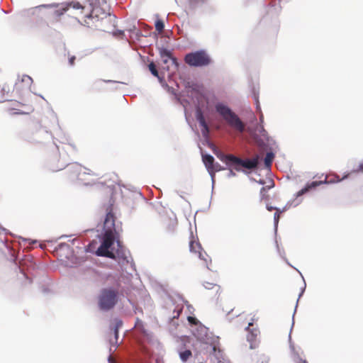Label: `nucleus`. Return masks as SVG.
Segmentation results:
<instances>
[{"mask_svg":"<svg viewBox=\"0 0 363 363\" xmlns=\"http://www.w3.org/2000/svg\"><path fill=\"white\" fill-rule=\"evenodd\" d=\"M90 9L85 12V6L79 1H72L63 4V6L56 10L54 14L60 17L70 8L77 10V14L82 18L84 26L89 28L97 27V23L110 15V6L106 0H87Z\"/></svg>","mask_w":363,"mask_h":363,"instance_id":"nucleus-1","label":"nucleus"},{"mask_svg":"<svg viewBox=\"0 0 363 363\" xmlns=\"http://www.w3.org/2000/svg\"><path fill=\"white\" fill-rule=\"evenodd\" d=\"M215 108L217 113L222 116L231 128L240 133H242L245 130V123L228 106L222 103H218Z\"/></svg>","mask_w":363,"mask_h":363,"instance_id":"nucleus-2","label":"nucleus"},{"mask_svg":"<svg viewBox=\"0 0 363 363\" xmlns=\"http://www.w3.org/2000/svg\"><path fill=\"white\" fill-rule=\"evenodd\" d=\"M119 300V292L117 289L108 287L103 289L98 298V305L102 311H109L114 308Z\"/></svg>","mask_w":363,"mask_h":363,"instance_id":"nucleus-3","label":"nucleus"},{"mask_svg":"<svg viewBox=\"0 0 363 363\" xmlns=\"http://www.w3.org/2000/svg\"><path fill=\"white\" fill-rule=\"evenodd\" d=\"M118 235L119 234L117 233H113L110 230L108 231H104L102 236L101 244L96 251V255L100 257H105L114 259L116 258V255L110 250H112L111 247L118 237Z\"/></svg>","mask_w":363,"mask_h":363,"instance_id":"nucleus-4","label":"nucleus"},{"mask_svg":"<svg viewBox=\"0 0 363 363\" xmlns=\"http://www.w3.org/2000/svg\"><path fill=\"white\" fill-rule=\"evenodd\" d=\"M220 159L228 165H234L235 169L237 171H240L242 167L248 169L256 168L259 160L258 156L252 160H242L233 155H223L220 157Z\"/></svg>","mask_w":363,"mask_h":363,"instance_id":"nucleus-5","label":"nucleus"},{"mask_svg":"<svg viewBox=\"0 0 363 363\" xmlns=\"http://www.w3.org/2000/svg\"><path fill=\"white\" fill-rule=\"evenodd\" d=\"M184 62L191 67H198L208 66L212 60L206 51L201 50L186 54Z\"/></svg>","mask_w":363,"mask_h":363,"instance_id":"nucleus-6","label":"nucleus"},{"mask_svg":"<svg viewBox=\"0 0 363 363\" xmlns=\"http://www.w3.org/2000/svg\"><path fill=\"white\" fill-rule=\"evenodd\" d=\"M72 173L77 177V179L84 185L91 184L94 178L98 177L91 169L81 165H76L72 168Z\"/></svg>","mask_w":363,"mask_h":363,"instance_id":"nucleus-7","label":"nucleus"},{"mask_svg":"<svg viewBox=\"0 0 363 363\" xmlns=\"http://www.w3.org/2000/svg\"><path fill=\"white\" fill-rule=\"evenodd\" d=\"M347 177H348V174L345 175L343 178L341 179L337 174L327 175L325 177L324 181H319V182L315 181L310 184H307L304 188H303L302 189H301L300 191H298L297 192L296 196H301L303 195L304 194L307 193L308 191H309L311 189H314L323 184H333V183L340 182L343 179L347 178Z\"/></svg>","mask_w":363,"mask_h":363,"instance_id":"nucleus-8","label":"nucleus"},{"mask_svg":"<svg viewBox=\"0 0 363 363\" xmlns=\"http://www.w3.org/2000/svg\"><path fill=\"white\" fill-rule=\"evenodd\" d=\"M104 231H108L110 230L113 233L117 234H119L122 230L121 223L116 224V216L112 211L108 212L106 216L104 223Z\"/></svg>","mask_w":363,"mask_h":363,"instance_id":"nucleus-9","label":"nucleus"},{"mask_svg":"<svg viewBox=\"0 0 363 363\" xmlns=\"http://www.w3.org/2000/svg\"><path fill=\"white\" fill-rule=\"evenodd\" d=\"M252 325L253 323H250L247 328H246V330L248 331L247 340L250 342V347L251 349H255L258 346V335H259V331L257 328L250 329V327Z\"/></svg>","mask_w":363,"mask_h":363,"instance_id":"nucleus-10","label":"nucleus"},{"mask_svg":"<svg viewBox=\"0 0 363 363\" xmlns=\"http://www.w3.org/2000/svg\"><path fill=\"white\" fill-rule=\"evenodd\" d=\"M189 249L191 252L197 254L201 259L206 262V259L205 257L206 253L202 252L201 244L198 241L194 240V238L193 236H191V239L189 241Z\"/></svg>","mask_w":363,"mask_h":363,"instance_id":"nucleus-11","label":"nucleus"},{"mask_svg":"<svg viewBox=\"0 0 363 363\" xmlns=\"http://www.w3.org/2000/svg\"><path fill=\"white\" fill-rule=\"evenodd\" d=\"M213 356L216 359V362L213 363H230V362L225 358L223 351L218 349L215 345L213 347Z\"/></svg>","mask_w":363,"mask_h":363,"instance_id":"nucleus-12","label":"nucleus"},{"mask_svg":"<svg viewBox=\"0 0 363 363\" xmlns=\"http://www.w3.org/2000/svg\"><path fill=\"white\" fill-rule=\"evenodd\" d=\"M160 55L162 58L167 57V59H171L173 64H174L177 67H178V63L177 61V59L172 55V52L166 49V48H161L160 50Z\"/></svg>","mask_w":363,"mask_h":363,"instance_id":"nucleus-13","label":"nucleus"},{"mask_svg":"<svg viewBox=\"0 0 363 363\" xmlns=\"http://www.w3.org/2000/svg\"><path fill=\"white\" fill-rule=\"evenodd\" d=\"M202 160L208 172H209V169H211L214 164L213 157L210 155H203L202 156Z\"/></svg>","mask_w":363,"mask_h":363,"instance_id":"nucleus-14","label":"nucleus"},{"mask_svg":"<svg viewBox=\"0 0 363 363\" xmlns=\"http://www.w3.org/2000/svg\"><path fill=\"white\" fill-rule=\"evenodd\" d=\"M274 158V154L273 152H269L267 153L264 160V166L267 169H269L271 167Z\"/></svg>","mask_w":363,"mask_h":363,"instance_id":"nucleus-15","label":"nucleus"},{"mask_svg":"<svg viewBox=\"0 0 363 363\" xmlns=\"http://www.w3.org/2000/svg\"><path fill=\"white\" fill-rule=\"evenodd\" d=\"M272 186H263L260 190V197L262 201H269V195L267 194V191L272 187Z\"/></svg>","mask_w":363,"mask_h":363,"instance_id":"nucleus-16","label":"nucleus"},{"mask_svg":"<svg viewBox=\"0 0 363 363\" xmlns=\"http://www.w3.org/2000/svg\"><path fill=\"white\" fill-rule=\"evenodd\" d=\"M192 355V353L191 350H186L183 352H179V357L182 362H185L188 360L189 357H191Z\"/></svg>","mask_w":363,"mask_h":363,"instance_id":"nucleus-17","label":"nucleus"},{"mask_svg":"<svg viewBox=\"0 0 363 363\" xmlns=\"http://www.w3.org/2000/svg\"><path fill=\"white\" fill-rule=\"evenodd\" d=\"M222 169H223V168L221 167L220 164L214 162L213 166L211 167V169H209L208 173L213 178V177L215 175V173L217 172H219V171H220Z\"/></svg>","mask_w":363,"mask_h":363,"instance_id":"nucleus-18","label":"nucleus"},{"mask_svg":"<svg viewBox=\"0 0 363 363\" xmlns=\"http://www.w3.org/2000/svg\"><path fill=\"white\" fill-rule=\"evenodd\" d=\"M274 210L276 211L274 216V224L277 225L280 218V214L286 211V208H284L282 210H280L278 208H274Z\"/></svg>","mask_w":363,"mask_h":363,"instance_id":"nucleus-19","label":"nucleus"},{"mask_svg":"<svg viewBox=\"0 0 363 363\" xmlns=\"http://www.w3.org/2000/svg\"><path fill=\"white\" fill-rule=\"evenodd\" d=\"M155 29L157 30V31H158L159 33H162L164 28L163 21L161 19H157L155 21Z\"/></svg>","mask_w":363,"mask_h":363,"instance_id":"nucleus-20","label":"nucleus"},{"mask_svg":"<svg viewBox=\"0 0 363 363\" xmlns=\"http://www.w3.org/2000/svg\"><path fill=\"white\" fill-rule=\"evenodd\" d=\"M149 69L151 72V73L155 76L159 78V73L157 69L156 65L154 62H150L148 65Z\"/></svg>","mask_w":363,"mask_h":363,"instance_id":"nucleus-21","label":"nucleus"},{"mask_svg":"<svg viewBox=\"0 0 363 363\" xmlns=\"http://www.w3.org/2000/svg\"><path fill=\"white\" fill-rule=\"evenodd\" d=\"M62 149L65 150V151H67V152H76L77 150V147L75 145H72V144H65L63 147H62Z\"/></svg>","mask_w":363,"mask_h":363,"instance_id":"nucleus-22","label":"nucleus"},{"mask_svg":"<svg viewBox=\"0 0 363 363\" xmlns=\"http://www.w3.org/2000/svg\"><path fill=\"white\" fill-rule=\"evenodd\" d=\"M122 323H123L122 321L120 320L116 321V328L114 330V333H115L116 337H118V328L122 325Z\"/></svg>","mask_w":363,"mask_h":363,"instance_id":"nucleus-23","label":"nucleus"},{"mask_svg":"<svg viewBox=\"0 0 363 363\" xmlns=\"http://www.w3.org/2000/svg\"><path fill=\"white\" fill-rule=\"evenodd\" d=\"M196 119L199 122L200 121H203L205 120V118L203 115V113H201V111H198L197 113H196Z\"/></svg>","mask_w":363,"mask_h":363,"instance_id":"nucleus-24","label":"nucleus"},{"mask_svg":"<svg viewBox=\"0 0 363 363\" xmlns=\"http://www.w3.org/2000/svg\"><path fill=\"white\" fill-rule=\"evenodd\" d=\"M187 319H188V321H189L190 323H191V324H193V325H197V324H198V323H199V321L197 320V319H196V318H194V317H191V316H189Z\"/></svg>","mask_w":363,"mask_h":363,"instance_id":"nucleus-25","label":"nucleus"},{"mask_svg":"<svg viewBox=\"0 0 363 363\" xmlns=\"http://www.w3.org/2000/svg\"><path fill=\"white\" fill-rule=\"evenodd\" d=\"M201 133L203 136H207L209 133V128L208 125L206 127L202 128Z\"/></svg>","mask_w":363,"mask_h":363,"instance_id":"nucleus-26","label":"nucleus"},{"mask_svg":"<svg viewBox=\"0 0 363 363\" xmlns=\"http://www.w3.org/2000/svg\"><path fill=\"white\" fill-rule=\"evenodd\" d=\"M76 57L74 55H71L69 57V65L70 66H74L75 64Z\"/></svg>","mask_w":363,"mask_h":363,"instance_id":"nucleus-27","label":"nucleus"},{"mask_svg":"<svg viewBox=\"0 0 363 363\" xmlns=\"http://www.w3.org/2000/svg\"><path fill=\"white\" fill-rule=\"evenodd\" d=\"M57 4H43V5H40V7H43V8H53V7H57Z\"/></svg>","mask_w":363,"mask_h":363,"instance_id":"nucleus-28","label":"nucleus"},{"mask_svg":"<svg viewBox=\"0 0 363 363\" xmlns=\"http://www.w3.org/2000/svg\"><path fill=\"white\" fill-rule=\"evenodd\" d=\"M354 172H363V162L360 163L358 167L354 170Z\"/></svg>","mask_w":363,"mask_h":363,"instance_id":"nucleus-29","label":"nucleus"},{"mask_svg":"<svg viewBox=\"0 0 363 363\" xmlns=\"http://www.w3.org/2000/svg\"><path fill=\"white\" fill-rule=\"evenodd\" d=\"M199 125L201 128H203V127H206V125H208V124L206 123V120L203 121H200L199 122Z\"/></svg>","mask_w":363,"mask_h":363,"instance_id":"nucleus-30","label":"nucleus"},{"mask_svg":"<svg viewBox=\"0 0 363 363\" xmlns=\"http://www.w3.org/2000/svg\"><path fill=\"white\" fill-rule=\"evenodd\" d=\"M21 106V104L20 103H16V107H14V108H9V110H18V107Z\"/></svg>","mask_w":363,"mask_h":363,"instance_id":"nucleus-31","label":"nucleus"},{"mask_svg":"<svg viewBox=\"0 0 363 363\" xmlns=\"http://www.w3.org/2000/svg\"><path fill=\"white\" fill-rule=\"evenodd\" d=\"M266 208H267V209L269 211H272V210H274V208H275V207L271 206H269V205H268V204H267V206H266Z\"/></svg>","mask_w":363,"mask_h":363,"instance_id":"nucleus-32","label":"nucleus"},{"mask_svg":"<svg viewBox=\"0 0 363 363\" xmlns=\"http://www.w3.org/2000/svg\"><path fill=\"white\" fill-rule=\"evenodd\" d=\"M108 361L110 363H114L113 359L111 356H109Z\"/></svg>","mask_w":363,"mask_h":363,"instance_id":"nucleus-33","label":"nucleus"},{"mask_svg":"<svg viewBox=\"0 0 363 363\" xmlns=\"http://www.w3.org/2000/svg\"><path fill=\"white\" fill-rule=\"evenodd\" d=\"M162 61L164 63H167V62L170 60V59H167V57L165 58H162Z\"/></svg>","mask_w":363,"mask_h":363,"instance_id":"nucleus-34","label":"nucleus"},{"mask_svg":"<svg viewBox=\"0 0 363 363\" xmlns=\"http://www.w3.org/2000/svg\"><path fill=\"white\" fill-rule=\"evenodd\" d=\"M303 363H307V362L304 360V361H303Z\"/></svg>","mask_w":363,"mask_h":363,"instance_id":"nucleus-35","label":"nucleus"}]
</instances>
